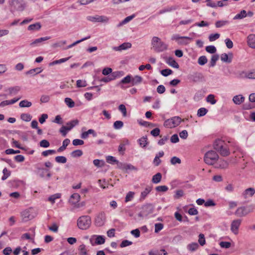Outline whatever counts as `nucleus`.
Segmentation results:
<instances>
[{
  "label": "nucleus",
  "instance_id": "f257e3e1",
  "mask_svg": "<svg viewBox=\"0 0 255 255\" xmlns=\"http://www.w3.org/2000/svg\"><path fill=\"white\" fill-rule=\"evenodd\" d=\"M92 224L91 218L88 215L80 217L77 221L78 228L82 230H86L90 228Z\"/></svg>",
  "mask_w": 255,
  "mask_h": 255
},
{
  "label": "nucleus",
  "instance_id": "f03ea898",
  "mask_svg": "<svg viewBox=\"0 0 255 255\" xmlns=\"http://www.w3.org/2000/svg\"><path fill=\"white\" fill-rule=\"evenodd\" d=\"M151 45L153 49L157 52H162L167 49V45L156 36L152 37Z\"/></svg>",
  "mask_w": 255,
  "mask_h": 255
},
{
  "label": "nucleus",
  "instance_id": "7ed1b4c3",
  "mask_svg": "<svg viewBox=\"0 0 255 255\" xmlns=\"http://www.w3.org/2000/svg\"><path fill=\"white\" fill-rule=\"evenodd\" d=\"M214 148L221 156H227L230 154L229 149L225 146L224 141L221 139L216 140L214 143Z\"/></svg>",
  "mask_w": 255,
  "mask_h": 255
},
{
  "label": "nucleus",
  "instance_id": "20e7f679",
  "mask_svg": "<svg viewBox=\"0 0 255 255\" xmlns=\"http://www.w3.org/2000/svg\"><path fill=\"white\" fill-rule=\"evenodd\" d=\"M255 209V205L251 204L247 206L238 208L235 212V215L238 217H244L250 213L253 212Z\"/></svg>",
  "mask_w": 255,
  "mask_h": 255
},
{
  "label": "nucleus",
  "instance_id": "39448f33",
  "mask_svg": "<svg viewBox=\"0 0 255 255\" xmlns=\"http://www.w3.org/2000/svg\"><path fill=\"white\" fill-rule=\"evenodd\" d=\"M219 155L214 150L207 152L204 155L205 162L208 165H213L218 159Z\"/></svg>",
  "mask_w": 255,
  "mask_h": 255
},
{
  "label": "nucleus",
  "instance_id": "423d86ee",
  "mask_svg": "<svg viewBox=\"0 0 255 255\" xmlns=\"http://www.w3.org/2000/svg\"><path fill=\"white\" fill-rule=\"evenodd\" d=\"M37 215L36 210L32 208H30L25 210L21 213V216L23 221L27 222L30 220L33 219Z\"/></svg>",
  "mask_w": 255,
  "mask_h": 255
},
{
  "label": "nucleus",
  "instance_id": "0eeeda50",
  "mask_svg": "<svg viewBox=\"0 0 255 255\" xmlns=\"http://www.w3.org/2000/svg\"><path fill=\"white\" fill-rule=\"evenodd\" d=\"M181 121L182 120L179 117H174L166 120L164 123V126L168 128H174L178 126Z\"/></svg>",
  "mask_w": 255,
  "mask_h": 255
},
{
  "label": "nucleus",
  "instance_id": "6e6552de",
  "mask_svg": "<svg viewBox=\"0 0 255 255\" xmlns=\"http://www.w3.org/2000/svg\"><path fill=\"white\" fill-rule=\"evenodd\" d=\"M154 207L151 204H146L141 207V211L138 213V216L141 218L146 217L153 212Z\"/></svg>",
  "mask_w": 255,
  "mask_h": 255
},
{
  "label": "nucleus",
  "instance_id": "1a4fd4ad",
  "mask_svg": "<svg viewBox=\"0 0 255 255\" xmlns=\"http://www.w3.org/2000/svg\"><path fill=\"white\" fill-rule=\"evenodd\" d=\"M9 5L12 11H22L25 8L24 5L18 0H9Z\"/></svg>",
  "mask_w": 255,
  "mask_h": 255
},
{
  "label": "nucleus",
  "instance_id": "9d476101",
  "mask_svg": "<svg viewBox=\"0 0 255 255\" xmlns=\"http://www.w3.org/2000/svg\"><path fill=\"white\" fill-rule=\"evenodd\" d=\"M106 220V214L104 212H101L96 217L95 224L97 227H102L105 224Z\"/></svg>",
  "mask_w": 255,
  "mask_h": 255
},
{
  "label": "nucleus",
  "instance_id": "9b49d317",
  "mask_svg": "<svg viewBox=\"0 0 255 255\" xmlns=\"http://www.w3.org/2000/svg\"><path fill=\"white\" fill-rule=\"evenodd\" d=\"M87 19L90 21L92 22H100L107 23L109 21V18L106 16L104 15H95V16H89Z\"/></svg>",
  "mask_w": 255,
  "mask_h": 255
},
{
  "label": "nucleus",
  "instance_id": "f8f14e48",
  "mask_svg": "<svg viewBox=\"0 0 255 255\" xmlns=\"http://www.w3.org/2000/svg\"><path fill=\"white\" fill-rule=\"evenodd\" d=\"M241 223V219H237L232 221L231 225V230L235 235H237L238 234L239 228Z\"/></svg>",
  "mask_w": 255,
  "mask_h": 255
},
{
  "label": "nucleus",
  "instance_id": "ddd939ff",
  "mask_svg": "<svg viewBox=\"0 0 255 255\" xmlns=\"http://www.w3.org/2000/svg\"><path fill=\"white\" fill-rule=\"evenodd\" d=\"M242 78H246L250 79H255V70L243 72L241 74Z\"/></svg>",
  "mask_w": 255,
  "mask_h": 255
},
{
  "label": "nucleus",
  "instance_id": "4468645a",
  "mask_svg": "<svg viewBox=\"0 0 255 255\" xmlns=\"http://www.w3.org/2000/svg\"><path fill=\"white\" fill-rule=\"evenodd\" d=\"M119 167L121 169H122L123 170H134V171L137 170V168L136 167H135L134 166L131 165V164L120 163L119 164Z\"/></svg>",
  "mask_w": 255,
  "mask_h": 255
},
{
  "label": "nucleus",
  "instance_id": "2eb2a0df",
  "mask_svg": "<svg viewBox=\"0 0 255 255\" xmlns=\"http://www.w3.org/2000/svg\"><path fill=\"white\" fill-rule=\"evenodd\" d=\"M178 9H179V6L177 5H174L170 6H167L160 10L158 12V13L159 14H162L164 13L171 12L172 11Z\"/></svg>",
  "mask_w": 255,
  "mask_h": 255
},
{
  "label": "nucleus",
  "instance_id": "dca6fc26",
  "mask_svg": "<svg viewBox=\"0 0 255 255\" xmlns=\"http://www.w3.org/2000/svg\"><path fill=\"white\" fill-rule=\"evenodd\" d=\"M80 200V196L78 193L73 194L70 198L69 202L72 205H76Z\"/></svg>",
  "mask_w": 255,
  "mask_h": 255
},
{
  "label": "nucleus",
  "instance_id": "f3484780",
  "mask_svg": "<svg viewBox=\"0 0 255 255\" xmlns=\"http://www.w3.org/2000/svg\"><path fill=\"white\" fill-rule=\"evenodd\" d=\"M255 193V190L253 188H249L245 190L243 193L244 198L246 199L253 196Z\"/></svg>",
  "mask_w": 255,
  "mask_h": 255
},
{
  "label": "nucleus",
  "instance_id": "a211bd4d",
  "mask_svg": "<svg viewBox=\"0 0 255 255\" xmlns=\"http://www.w3.org/2000/svg\"><path fill=\"white\" fill-rule=\"evenodd\" d=\"M248 44L250 47L255 48V34H250L248 36Z\"/></svg>",
  "mask_w": 255,
  "mask_h": 255
},
{
  "label": "nucleus",
  "instance_id": "6ab92c4d",
  "mask_svg": "<svg viewBox=\"0 0 255 255\" xmlns=\"http://www.w3.org/2000/svg\"><path fill=\"white\" fill-rule=\"evenodd\" d=\"M217 167L221 169H227L229 167V162L224 159H220L217 163Z\"/></svg>",
  "mask_w": 255,
  "mask_h": 255
},
{
  "label": "nucleus",
  "instance_id": "aec40b11",
  "mask_svg": "<svg viewBox=\"0 0 255 255\" xmlns=\"http://www.w3.org/2000/svg\"><path fill=\"white\" fill-rule=\"evenodd\" d=\"M245 97L242 95H238L234 96L233 98V101L236 105H240L244 102Z\"/></svg>",
  "mask_w": 255,
  "mask_h": 255
},
{
  "label": "nucleus",
  "instance_id": "412c9836",
  "mask_svg": "<svg viewBox=\"0 0 255 255\" xmlns=\"http://www.w3.org/2000/svg\"><path fill=\"white\" fill-rule=\"evenodd\" d=\"M151 190L152 187L151 186H147L144 190L141 193L140 200H144L147 195L150 192Z\"/></svg>",
  "mask_w": 255,
  "mask_h": 255
},
{
  "label": "nucleus",
  "instance_id": "4be33fe9",
  "mask_svg": "<svg viewBox=\"0 0 255 255\" xmlns=\"http://www.w3.org/2000/svg\"><path fill=\"white\" fill-rule=\"evenodd\" d=\"M117 76V73L114 72L112 74L111 76H109L106 77H104L101 79V82H104L105 83H108L109 82L112 80H114L116 79V77Z\"/></svg>",
  "mask_w": 255,
  "mask_h": 255
},
{
  "label": "nucleus",
  "instance_id": "5701e85b",
  "mask_svg": "<svg viewBox=\"0 0 255 255\" xmlns=\"http://www.w3.org/2000/svg\"><path fill=\"white\" fill-rule=\"evenodd\" d=\"M70 142V140L69 139H65L62 142V145L57 149V151L60 152L64 150L66 148V147L68 146V145L69 144Z\"/></svg>",
  "mask_w": 255,
  "mask_h": 255
},
{
  "label": "nucleus",
  "instance_id": "b1692460",
  "mask_svg": "<svg viewBox=\"0 0 255 255\" xmlns=\"http://www.w3.org/2000/svg\"><path fill=\"white\" fill-rule=\"evenodd\" d=\"M162 175L160 173H157L152 176V182L153 183L157 184L161 181Z\"/></svg>",
  "mask_w": 255,
  "mask_h": 255
},
{
  "label": "nucleus",
  "instance_id": "393cba45",
  "mask_svg": "<svg viewBox=\"0 0 255 255\" xmlns=\"http://www.w3.org/2000/svg\"><path fill=\"white\" fill-rule=\"evenodd\" d=\"M231 58H229L228 55L226 53H223L221 56V59L223 62L230 63L232 62V54L231 53Z\"/></svg>",
  "mask_w": 255,
  "mask_h": 255
},
{
  "label": "nucleus",
  "instance_id": "a878e982",
  "mask_svg": "<svg viewBox=\"0 0 255 255\" xmlns=\"http://www.w3.org/2000/svg\"><path fill=\"white\" fill-rule=\"evenodd\" d=\"M135 15L134 14H132L131 15L127 16L126 17L123 21H122L118 25V27H120L122 26L123 25H124L128 22H129L131 20H132L134 17Z\"/></svg>",
  "mask_w": 255,
  "mask_h": 255
},
{
  "label": "nucleus",
  "instance_id": "bb28decb",
  "mask_svg": "<svg viewBox=\"0 0 255 255\" xmlns=\"http://www.w3.org/2000/svg\"><path fill=\"white\" fill-rule=\"evenodd\" d=\"M167 63L171 66L178 68H179V65L176 62V61L172 57H169L167 59Z\"/></svg>",
  "mask_w": 255,
  "mask_h": 255
},
{
  "label": "nucleus",
  "instance_id": "cd10ccee",
  "mask_svg": "<svg viewBox=\"0 0 255 255\" xmlns=\"http://www.w3.org/2000/svg\"><path fill=\"white\" fill-rule=\"evenodd\" d=\"M32 103L31 102L28 101L27 100H24L20 102L19 106L20 108H29L31 107Z\"/></svg>",
  "mask_w": 255,
  "mask_h": 255
},
{
  "label": "nucleus",
  "instance_id": "c85d7f7f",
  "mask_svg": "<svg viewBox=\"0 0 255 255\" xmlns=\"http://www.w3.org/2000/svg\"><path fill=\"white\" fill-rule=\"evenodd\" d=\"M247 16V12L245 10H242L240 13L236 14L234 17V19H241L243 18L246 17Z\"/></svg>",
  "mask_w": 255,
  "mask_h": 255
},
{
  "label": "nucleus",
  "instance_id": "c756f323",
  "mask_svg": "<svg viewBox=\"0 0 255 255\" xmlns=\"http://www.w3.org/2000/svg\"><path fill=\"white\" fill-rule=\"evenodd\" d=\"M142 78L139 76H135L133 78H131L132 85H137L141 82Z\"/></svg>",
  "mask_w": 255,
  "mask_h": 255
},
{
  "label": "nucleus",
  "instance_id": "7c9ffc66",
  "mask_svg": "<svg viewBox=\"0 0 255 255\" xmlns=\"http://www.w3.org/2000/svg\"><path fill=\"white\" fill-rule=\"evenodd\" d=\"M105 242V237L103 236H96L95 244L97 245H102Z\"/></svg>",
  "mask_w": 255,
  "mask_h": 255
},
{
  "label": "nucleus",
  "instance_id": "2f4dec72",
  "mask_svg": "<svg viewBox=\"0 0 255 255\" xmlns=\"http://www.w3.org/2000/svg\"><path fill=\"white\" fill-rule=\"evenodd\" d=\"M138 141L140 146L142 147H146L148 143L147 138L146 136L142 137L141 138H139Z\"/></svg>",
  "mask_w": 255,
  "mask_h": 255
},
{
  "label": "nucleus",
  "instance_id": "473e14b6",
  "mask_svg": "<svg viewBox=\"0 0 255 255\" xmlns=\"http://www.w3.org/2000/svg\"><path fill=\"white\" fill-rule=\"evenodd\" d=\"M219 56L218 54H214L212 56L211 61L210 62V66L214 67L215 66L216 62L218 60Z\"/></svg>",
  "mask_w": 255,
  "mask_h": 255
},
{
  "label": "nucleus",
  "instance_id": "72a5a7b5",
  "mask_svg": "<svg viewBox=\"0 0 255 255\" xmlns=\"http://www.w3.org/2000/svg\"><path fill=\"white\" fill-rule=\"evenodd\" d=\"M199 247V245L197 243H192L189 244L187 248L189 251L194 252L197 250Z\"/></svg>",
  "mask_w": 255,
  "mask_h": 255
},
{
  "label": "nucleus",
  "instance_id": "f704fd0d",
  "mask_svg": "<svg viewBox=\"0 0 255 255\" xmlns=\"http://www.w3.org/2000/svg\"><path fill=\"white\" fill-rule=\"evenodd\" d=\"M70 58H71V57H68L67 58H62V59H60L59 60H55V61L50 63L49 65L52 66V65H54L56 64H60V63L65 62L68 61Z\"/></svg>",
  "mask_w": 255,
  "mask_h": 255
},
{
  "label": "nucleus",
  "instance_id": "c9c22d12",
  "mask_svg": "<svg viewBox=\"0 0 255 255\" xmlns=\"http://www.w3.org/2000/svg\"><path fill=\"white\" fill-rule=\"evenodd\" d=\"M41 26L39 22H36L34 24H31L28 26V29L29 30H39Z\"/></svg>",
  "mask_w": 255,
  "mask_h": 255
},
{
  "label": "nucleus",
  "instance_id": "e433bc0d",
  "mask_svg": "<svg viewBox=\"0 0 255 255\" xmlns=\"http://www.w3.org/2000/svg\"><path fill=\"white\" fill-rule=\"evenodd\" d=\"M90 38V36H88L83 38L80 40H77V41L74 42V43H73L72 44L68 45L66 48H65V49H68L71 48L73 47V46H75L76 45H77V44L80 43V42H81L84 40L88 39Z\"/></svg>",
  "mask_w": 255,
  "mask_h": 255
},
{
  "label": "nucleus",
  "instance_id": "4c0bfd02",
  "mask_svg": "<svg viewBox=\"0 0 255 255\" xmlns=\"http://www.w3.org/2000/svg\"><path fill=\"white\" fill-rule=\"evenodd\" d=\"M20 90V87L19 86H15L8 88V91L10 95L16 94Z\"/></svg>",
  "mask_w": 255,
  "mask_h": 255
},
{
  "label": "nucleus",
  "instance_id": "58836bf2",
  "mask_svg": "<svg viewBox=\"0 0 255 255\" xmlns=\"http://www.w3.org/2000/svg\"><path fill=\"white\" fill-rule=\"evenodd\" d=\"M42 69L41 68H36L34 69H32L26 72V74H32L35 75V73L36 74H39L42 71Z\"/></svg>",
  "mask_w": 255,
  "mask_h": 255
},
{
  "label": "nucleus",
  "instance_id": "ea45409f",
  "mask_svg": "<svg viewBox=\"0 0 255 255\" xmlns=\"http://www.w3.org/2000/svg\"><path fill=\"white\" fill-rule=\"evenodd\" d=\"M61 197V194L59 193H57L54 195L50 196L48 198V201H49L52 204L55 203V200L57 199H59Z\"/></svg>",
  "mask_w": 255,
  "mask_h": 255
},
{
  "label": "nucleus",
  "instance_id": "a19ab883",
  "mask_svg": "<svg viewBox=\"0 0 255 255\" xmlns=\"http://www.w3.org/2000/svg\"><path fill=\"white\" fill-rule=\"evenodd\" d=\"M106 160L108 163L111 164L118 163L119 164L120 163L116 158L112 156H108L106 158Z\"/></svg>",
  "mask_w": 255,
  "mask_h": 255
},
{
  "label": "nucleus",
  "instance_id": "79ce46f5",
  "mask_svg": "<svg viewBox=\"0 0 255 255\" xmlns=\"http://www.w3.org/2000/svg\"><path fill=\"white\" fill-rule=\"evenodd\" d=\"M79 123V121L77 120H75L71 121L66 124L67 126V128H70V130L74 127L76 125H78Z\"/></svg>",
  "mask_w": 255,
  "mask_h": 255
},
{
  "label": "nucleus",
  "instance_id": "37998d69",
  "mask_svg": "<svg viewBox=\"0 0 255 255\" xmlns=\"http://www.w3.org/2000/svg\"><path fill=\"white\" fill-rule=\"evenodd\" d=\"M66 104L69 108H73L75 106L74 102L70 98H66L64 100Z\"/></svg>",
  "mask_w": 255,
  "mask_h": 255
},
{
  "label": "nucleus",
  "instance_id": "c03bdc74",
  "mask_svg": "<svg viewBox=\"0 0 255 255\" xmlns=\"http://www.w3.org/2000/svg\"><path fill=\"white\" fill-rule=\"evenodd\" d=\"M20 118L24 121L29 122L31 120L32 117L28 114L23 113L21 115Z\"/></svg>",
  "mask_w": 255,
  "mask_h": 255
},
{
  "label": "nucleus",
  "instance_id": "a18cd8bd",
  "mask_svg": "<svg viewBox=\"0 0 255 255\" xmlns=\"http://www.w3.org/2000/svg\"><path fill=\"white\" fill-rule=\"evenodd\" d=\"M228 23L229 21L227 20H218L216 22L215 26L217 28H220Z\"/></svg>",
  "mask_w": 255,
  "mask_h": 255
},
{
  "label": "nucleus",
  "instance_id": "49530a36",
  "mask_svg": "<svg viewBox=\"0 0 255 255\" xmlns=\"http://www.w3.org/2000/svg\"><path fill=\"white\" fill-rule=\"evenodd\" d=\"M50 38V37H49V36H46V37H41L40 38L36 39L33 42H32L31 43V45L36 44L39 43L40 42H42L43 41H45V40H48Z\"/></svg>",
  "mask_w": 255,
  "mask_h": 255
},
{
  "label": "nucleus",
  "instance_id": "de8ad7c7",
  "mask_svg": "<svg viewBox=\"0 0 255 255\" xmlns=\"http://www.w3.org/2000/svg\"><path fill=\"white\" fill-rule=\"evenodd\" d=\"M208 112V110L205 108H201L198 110L197 116L199 117L205 116Z\"/></svg>",
  "mask_w": 255,
  "mask_h": 255
},
{
  "label": "nucleus",
  "instance_id": "09e8293b",
  "mask_svg": "<svg viewBox=\"0 0 255 255\" xmlns=\"http://www.w3.org/2000/svg\"><path fill=\"white\" fill-rule=\"evenodd\" d=\"M82 154L83 151L80 149L75 150L71 153V155L73 157H80Z\"/></svg>",
  "mask_w": 255,
  "mask_h": 255
},
{
  "label": "nucleus",
  "instance_id": "8fccbe9b",
  "mask_svg": "<svg viewBox=\"0 0 255 255\" xmlns=\"http://www.w3.org/2000/svg\"><path fill=\"white\" fill-rule=\"evenodd\" d=\"M113 126L114 128L119 129L123 127L124 123L121 121H117L114 123Z\"/></svg>",
  "mask_w": 255,
  "mask_h": 255
},
{
  "label": "nucleus",
  "instance_id": "3c124183",
  "mask_svg": "<svg viewBox=\"0 0 255 255\" xmlns=\"http://www.w3.org/2000/svg\"><path fill=\"white\" fill-rule=\"evenodd\" d=\"M2 173L3 174V175L1 177L2 180L6 179L10 175V172L8 171L6 168H4L3 169Z\"/></svg>",
  "mask_w": 255,
  "mask_h": 255
},
{
  "label": "nucleus",
  "instance_id": "603ef678",
  "mask_svg": "<svg viewBox=\"0 0 255 255\" xmlns=\"http://www.w3.org/2000/svg\"><path fill=\"white\" fill-rule=\"evenodd\" d=\"M207 62V59L205 56H200L198 60V63L200 65H204Z\"/></svg>",
  "mask_w": 255,
  "mask_h": 255
},
{
  "label": "nucleus",
  "instance_id": "864d4df0",
  "mask_svg": "<svg viewBox=\"0 0 255 255\" xmlns=\"http://www.w3.org/2000/svg\"><path fill=\"white\" fill-rule=\"evenodd\" d=\"M55 161L58 163H65L67 161V158L63 156H58L55 157Z\"/></svg>",
  "mask_w": 255,
  "mask_h": 255
},
{
  "label": "nucleus",
  "instance_id": "5fc2aeb1",
  "mask_svg": "<svg viewBox=\"0 0 255 255\" xmlns=\"http://www.w3.org/2000/svg\"><path fill=\"white\" fill-rule=\"evenodd\" d=\"M70 130V128H67L66 126H63L60 129L59 131L63 136H65L67 133V131Z\"/></svg>",
  "mask_w": 255,
  "mask_h": 255
},
{
  "label": "nucleus",
  "instance_id": "6e6d98bb",
  "mask_svg": "<svg viewBox=\"0 0 255 255\" xmlns=\"http://www.w3.org/2000/svg\"><path fill=\"white\" fill-rule=\"evenodd\" d=\"M181 38L189 39V37L188 36H180L179 34H174L171 37V40H176L178 42Z\"/></svg>",
  "mask_w": 255,
  "mask_h": 255
},
{
  "label": "nucleus",
  "instance_id": "4d7b16f0",
  "mask_svg": "<svg viewBox=\"0 0 255 255\" xmlns=\"http://www.w3.org/2000/svg\"><path fill=\"white\" fill-rule=\"evenodd\" d=\"M198 242L199 244L203 246L206 244V241L205 239V236L203 234H200L199 235V239Z\"/></svg>",
  "mask_w": 255,
  "mask_h": 255
},
{
  "label": "nucleus",
  "instance_id": "13d9d810",
  "mask_svg": "<svg viewBox=\"0 0 255 255\" xmlns=\"http://www.w3.org/2000/svg\"><path fill=\"white\" fill-rule=\"evenodd\" d=\"M134 195V193L133 192L129 191L128 192L126 197L125 198V202H128V201H130L132 200V199L133 198Z\"/></svg>",
  "mask_w": 255,
  "mask_h": 255
},
{
  "label": "nucleus",
  "instance_id": "bf43d9fd",
  "mask_svg": "<svg viewBox=\"0 0 255 255\" xmlns=\"http://www.w3.org/2000/svg\"><path fill=\"white\" fill-rule=\"evenodd\" d=\"M206 50L208 53L214 54L216 52V48L213 45H210L206 47Z\"/></svg>",
  "mask_w": 255,
  "mask_h": 255
},
{
  "label": "nucleus",
  "instance_id": "052dcab7",
  "mask_svg": "<svg viewBox=\"0 0 255 255\" xmlns=\"http://www.w3.org/2000/svg\"><path fill=\"white\" fill-rule=\"evenodd\" d=\"M207 101L210 103L211 104L214 105L216 104V100L215 99V96L213 95H209L207 97Z\"/></svg>",
  "mask_w": 255,
  "mask_h": 255
},
{
  "label": "nucleus",
  "instance_id": "680f3d73",
  "mask_svg": "<svg viewBox=\"0 0 255 255\" xmlns=\"http://www.w3.org/2000/svg\"><path fill=\"white\" fill-rule=\"evenodd\" d=\"M131 47V44L129 42H125L120 45V48L121 51L123 50H126Z\"/></svg>",
  "mask_w": 255,
  "mask_h": 255
},
{
  "label": "nucleus",
  "instance_id": "e2e57ef3",
  "mask_svg": "<svg viewBox=\"0 0 255 255\" xmlns=\"http://www.w3.org/2000/svg\"><path fill=\"white\" fill-rule=\"evenodd\" d=\"M39 145L41 147L47 148L49 146L50 143H49V142L47 140L43 139L40 141Z\"/></svg>",
  "mask_w": 255,
  "mask_h": 255
},
{
  "label": "nucleus",
  "instance_id": "0e129e2a",
  "mask_svg": "<svg viewBox=\"0 0 255 255\" xmlns=\"http://www.w3.org/2000/svg\"><path fill=\"white\" fill-rule=\"evenodd\" d=\"M131 82V77L130 75H128L125 78H124L121 81V83L122 84H128Z\"/></svg>",
  "mask_w": 255,
  "mask_h": 255
},
{
  "label": "nucleus",
  "instance_id": "69168bd1",
  "mask_svg": "<svg viewBox=\"0 0 255 255\" xmlns=\"http://www.w3.org/2000/svg\"><path fill=\"white\" fill-rule=\"evenodd\" d=\"M160 73L163 76L166 77L171 74L172 71L169 69H165L161 70Z\"/></svg>",
  "mask_w": 255,
  "mask_h": 255
},
{
  "label": "nucleus",
  "instance_id": "338daca9",
  "mask_svg": "<svg viewBox=\"0 0 255 255\" xmlns=\"http://www.w3.org/2000/svg\"><path fill=\"white\" fill-rule=\"evenodd\" d=\"M155 230L154 232L156 233H158L163 228V225L162 223H156L154 225Z\"/></svg>",
  "mask_w": 255,
  "mask_h": 255
},
{
  "label": "nucleus",
  "instance_id": "774afa93",
  "mask_svg": "<svg viewBox=\"0 0 255 255\" xmlns=\"http://www.w3.org/2000/svg\"><path fill=\"white\" fill-rule=\"evenodd\" d=\"M119 110L122 113L124 117H126L127 116V109L124 105H120L119 106Z\"/></svg>",
  "mask_w": 255,
  "mask_h": 255
}]
</instances>
